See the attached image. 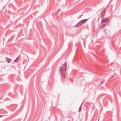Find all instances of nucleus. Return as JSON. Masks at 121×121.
Returning a JSON list of instances; mask_svg holds the SVG:
<instances>
[{
	"label": "nucleus",
	"mask_w": 121,
	"mask_h": 121,
	"mask_svg": "<svg viewBox=\"0 0 121 121\" xmlns=\"http://www.w3.org/2000/svg\"><path fill=\"white\" fill-rule=\"evenodd\" d=\"M60 73L62 74V75H64L65 73V71L66 70H65L64 69L62 66H61L60 67Z\"/></svg>",
	"instance_id": "f257e3e1"
},
{
	"label": "nucleus",
	"mask_w": 121,
	"mask_h": 121,
	"mask_svg": "<svg viewBox=\"0 0 121 121\" xmlns=\"http://www.w3.org/2000/svg\"><path fill=\"white\" fill-rule=\"evenodd\" d=\"M63 67L64 68V70H66L67 67V63L66 62L65 63L63 64Z\"/></svg>",
	"instance_id": "39448f33"
},
{
	"label": "nucleus",
	"mask_w": 121,
	"mask_h": 121,
	"mask_svg": "<svg viewBox=\"0 0 121 121\" xmlns=\"http://www.w3.org/2000/svg\"><path fill=\"white\" fill-rule=\"evenodd\" d=\"M88 19H84L83 20H82L81 21H80L81 22V23L82 24H83L85 23L86 22L87 20Z\"/></svg>",
	"instance_id": "7ed1b4c3"
},
{
	"label": "nucleus",
	"mask_w": 121,
	"mask_h": 121,
	"mask_svg": "<svg viewBox=\"0 0 121 121\" xmlns=\"http://www.w3.org/2000/svg\"><path fill=\"white\" fill-rule=\"evenodd\" d=\"M108 20V19L107 18L104 19L102 20L101 23H103L105 22H106Z\"/></svg>",
	"instance_id": "20e7f679"
},
{
	"label": "nucleus",
	"mask_w": 121,
	"mask_h": 121,
	"mask_svg": "<svg viewBox=\"0 0 121 121\" xmlns=\"http://www.w3.org/2000/svg\"><path fill=\"white\" fill-rule=\"evenodd\" d=\"M106 24H104L102 25L101 27L103 28H104L106 26Z\"/></svg>",
	"instance_id": "6e6552de"
},
{
	"label": "nucleus",
	"mask_w": 121,
	"mask_h": 121,
	"mask_svg": "<svg viewBox=\"0 0 121 121\" xmlns=\"http://www.w3.org/2000/svg\"><path fill=\"white\" fill-rule=\"evenodd\" d=\"M105 10H104L101 13V16L102 17L104 16L105 14Z\"/></svg>",
	"instance_id": "423d86ee"
},
{
	"label": "nucleus",
	"mask_w": 121,
	"mask_h": 121,
	"mask_svg": "<svg viewBox=\"0 0 121 121\" xmlns=\"http://www.w3.org/2000/svg\"><path fill=\"white\" fill-rule=\"evenodd\" d=\"M3 116L2 115H0V117H2Z\"/></svg>",
	"instance_id": "9b49d317"
},
{
	"label": "nucleus",
	"mask_w": 121,
	"mask_h": 121,
	"mask_svg": "<svg viewBox=\"0 0 121 121\" xmlns=\"http://www.w3.org/2000/svg\"><path fill=\"white\" fill-rule=\"evenodd\" d=\"M78 18H79V17H78Z\"/></svg>",
	"instance_id": "f8f14e48"
},
{
	"label": "nucleus",
	"mask_w": 121,
	"mask_h": 121,
	"mask_svg": "<svg viewBox=\"0 0 121 121\" xmlns=\"http://www.w3.org/2000/svg\"><path fill=\"white\" fill-rule=\"evenodd\" d=\"M6 60L7 62L8 63H9L10 62L11 59H10L9 58H6Z\"/></svg>",
	"instance_id": "0eeeda50"
},
{
	"label": "nucleus",
	"mask_w": 121,
	"mask_h": 121,
	"mask_svg": "<svg viewBox=\"0 0 121 121\" xmlns=\"http://www.w3.org/2000/svg\"><path fill=\"white\" fill-rule=\"evenodd\" d=\"M18 60V58H17L16 59L14 60V61L16 62H17Z\"/></svg>",
	"instance_id": "9d476101"
},
{
	"label": "nucleus",
	"mask_w": 121,
	"mask_h": 121,
	"mask_svg": "<svg viewBox=\"0 0 121 121\" xmlns=\"http://www.w3.org/2000/svg\"><path fill=\"white\" fill-rule=\"evenodd\" d=\"M82 104H81L80 106V107H79V111H81V108H82Z\"/></svg>",
	"instance_id": "1a4fd4ad"
},
{
	"label": "nucleus",
	"mask_w": 121,
	"mask_h": 121,
	"mask_svg": "<svg viewBox=\"0 0 121 121\" xmlns=\"http://www.w3.org/2000/svg\"><path fill=\"white\" fill-rule=\"evenodd\" d=\"M82 24L81 23V22L80 21L75 26L76 27H79L81 25H82Z\"/></svg>",
	"instance_id": "f03ea898"
}]
</instances>
